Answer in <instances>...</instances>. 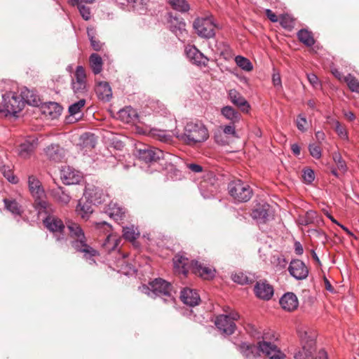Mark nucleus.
<instances>
[{"label":"nucleus","mask_w":359,"mask_h":359,"mask_svg":"<svg viewBox=\"0 0 359 359\" xmlns=\"http://www.w3.org/2000/svg\"><path fill=\"white\" fill-rule=\"evenodd\" d=\"M176 137L189 146H195L205 142L209 137L206 126L200 121H189L186 123L184 132L177 133Z\"/></svg>","instance_id":"f257e3e1"},{"label":"nucleus","mask_w":359,"mask_h":359,"mask_svg":"<svg viewBox=\"0 0 359 359\" xmlns=\"http://www.w3.org/2000/svg\"><path fill=\"white\" fill-rule=\"evenodd\" d=\"M302 349L294 355V359H313V353L315 351V334L305 327H299L297 330Z\"/></svg>","instance_id":"f03ea898"},{"label":"nucleus","mask_w":359,"mask_h":359,"mask_svg":"<svg viewBox=\"0 0 359 359\" xmlns=\"http://www.w3.org/2000/svg\"><path fill=\"white\" fill-rule=\"evenodd\" d=\"M65 224L70 238L73 239L71 242L72 246L75 250L83 252L84 256L87 257L90 254V246L87 244V239L80 225L71 219H66Z\"/></svg>","instance_id":"7ed1b4c3"},{"label":"nucleus","mask_w":359,"mask_h":359,"mask_svg":"<svg viewBox=\"0 0 359 359\" xmlns=\"http://www.w3.org/2000/svg\"><path fill=\"white\" fill-rule=\"evenodd\" d=\"M28 187L32 196L34 198V207L39 211V213L47 212L50 210V204L44 200L45 191L36 177L34 175L29 176Z\"/></svg>","instance_id":"20e7f679"},{"label":"nucleus","mask_w":359,"mask_h":359,"mask_svg":"<svg viewBox=\"0 0 359 359\" xmlns=\"http://www.w3.org/2000/svg\"><path fill=\"white\" fill-rule=\"evenodd\" d=\"M134 154L146 164H152L164 158L162 150L142 143L135 146Z\"/></svg>","instance_id":"39448f33"},{"label":"nucleus","mask_w":359,"mask_h":359,"mask_svg":"<svg viewBox=\"0 0 359 359\" xmlns=\"http://www.w3.org/2000/svg\"><path fill=\"white\" fill-rule=\"evenodd\" d=\"M229 193L238 202H246L252 195L250 187L241 180L231 182L228 185Z\"/></svg>","instance_id":"423d86ee"},{"label":"nucleus","mask_w":359,"mask_h":359,"mask_svg":"<svg viewBox=\"0 0 359 359\" xmlns=\"http://www.w3.org/2000/svg\"><path fill=\"white\" fill-rule=\"evenodd\" d=\"M142 292L148 295L154 294L155 296H168L171 295L172 285L170 283L162 278H156L149 283V286L143 285L140 287Z\"/></svg>","instance_id":"0eeeda50"},{"label":"nucleus","mask_w":359,"mask_h":359,"mask_svg":"<svg viewBox=\"0 0 359 359\" xmlns=\"http://www.w3.org/2000/svg\"><path fill=\"white\" fill-rule=\"evenodd\" d=\"M45 227L51 233L55 238L56 241L63 242L66 241V236L64 233L65 225L60 218L49 215L43 220Z\"/></svg>","instance_id":"6e6552de"},{"label":"nucleus","mask_w":359,"mask_h":359,"mask_svg":"<svg viewBox=\"0 0 359 359\" xmlns=\"http://www.w3.org/2000/svg\"><path fill=\"white\" fill-rule=\"evenodd\" d=\"M216 25L210 18H197L193 23V27L198 36L209 39L215 36Z\"/></svg>","instance_id":"1a4fd4ad"},{"label":"nucleus","mask_w":359,"mask_h":359,"mask_svg":"<svg viewBox=\"0 0 359 359\" xmlns=\"http://www.w3.org/2000/svg\"><path fill=\"white\" fill-rule=\"evenodd\" d=\"M1 104L4 110L13 115L20 112L24 107V102L20 96L13 92H8L2 95Z\"/></svg>","instance_id":"9d476101"},{"label":"nucleus","mask_w":359,"mask_h":359,"mask_svg":"<svg viewBox=\"0 0 359 359\" xmlns=\"http://www.w3.org/2000/svg\"><path fill=\"white\" fill-rule=\"evenodd\" d=\"M172 262L175 273L186 276L189 271H193L196 260L190 259L184 253L179 252L173 257Z\"/></svg>","instance_id":"9b49d317"},{"label":"nucleus","mask_w":359,"mask_h":359,"mask_svg":"<svg viewBox=\"0 0 359 359\" xmlns=\"http://www.w3.org/2000/svg\"><path fill=\"white\" fill-rule=\"evenodd\" d=\"M60 178L65 184H76L83 179L82 173L69 165L62 167Z\"/></svg>","instance_id":"f8f14e48"},{"label":"nucleus","mask_w":359,"mask_h":359,"mask_svg":"<svg viewBox=\"0 0 359 359\" xmlns=\"http://www.w3.org/2000/svg\"><path fill=\"white\" fill-rule=\"evenodd\" d=\"M72 87L76 94L82 93L86 88V75L82 66H78L72 77Z\"/></svg>","instance_id":"ddd939ff"},{"label":"nucleus","mask_w":359,"mask_h":359,"mask_svg":"<svg viewBox=\"0 0 359 359\" xmlns=\"http://www.w3.org/2000/svg\"><path fill=\"white\" fill-rule=\"evenodd\" d=\"M273 211L271 205L266 203L259 205L252 212V217L259 223H265L273 217Z\"/></svg>","instance_id":"4468645a"},{"label":"nucleus","mask_w":359,"mask_h":359,"mask_svg":"<svg viewBox=\"0 0 359 359\" xmlns=\"http://www.w3.org/2000/svg\"><path fill=\"white\" fill-rule=\"evenodd\" d=\"M290 274L297 280H304L309 275V269L305 264L299 259L291 261L288 267Z\"/></svg>","instance_id":"2eb2a0df"},{"label":"nucleus","mask_w":359,"mask_h":359,"mask_svg":"<svg viewBox=\"0 0 359 359\" xmlns=\"http://www.w3.org/2000/svg\"><path fill=\"white\" fill-rule=\"evenodd\" d=\"M215 324L221 333L225 335L232 334L236 325L226 315H219L216 318Z\"/></svg>","instance_id":"dca6fc26"},{"label":"nucleus","mask_w":359,"mask_h":359,"mask_svg":"<svg viewBox=\"0 0 359 359\" xmlns=\"http://www.w3.org/2000/svg\"><path fill=\"white\" fill-rule=\"evenodd\" d=\"M254 292L258 298L264 300L271 299L274 293L273 286L268 283L266 280L257 282L254 287Z\"/></svg>","instance_id":"f3484780"},{"label":"nucleus","mask_w":359,"mask_h":359,"mask_svg":"<svg viewBox=\"0 0 359 359\" xmlns=\"http://www.w3.org/2000/svg\"><path fill=\"white\" fill-rule=\"evenodd\" d=\"M111 233V226L106 222H96L91 224V237L94 239L103 241L108 234Z\"/></svg>","instance_id":"a211bd4d"},{"label":"nucleus","mask_w":359,"mask_h":359,"mask_svg":"<svg viewBox=\"0 0 359 359\" xmlns=\"http://www.w3.org/2000/svg\"><path fill=\"white\" fill-rule=\"evenodd\" d=\"M180 299L186 305L191 307L195 306L201 302L198 292L193 289L185 287L180 292Z\"/></svg>","instance_id":"6ab92c4d"},{"label":"nucleus","mask_w":359,"mask_h":359,"mask_svg":"<svg viewBox=\"0 0 359 359\" xmlns=\"http://www.w3.org/2000/svg\"><path fill=\"white\" fill-rule=\"evenodd\" d=\"M109 194L100 184L91 187V205H99L107 202Z\"/></svg>","instance_id":"aec40b11"},{"label":"nucleus","mask_w":359,"mask_h":359,"mask_svg":"<svg viewBox=\"0 0 359 359\" xmlns=\"http://www.w3.org/2000/svg\"><path fill=\"white\" fill-rule=\"evenodd\" d=\"M76 214L85 220L90 218V195L84 191L83 197L79 199L76 208Z\"/></svg>","instance_id":"412c9836"},{"label":"nucleus","mask_w":359,"mask_h":359,"mask_svg":"<svg viewBox=\"0 0 359 359\" xmlns=\"http://www.w3.org/2000/svg\"><path fill=\"white\" fill-rule=\"evenodd\" d=\"M46 157L52 161L60 162L65 156V149L58 144H50L44 149Z\"/></svg>","instance_id":"4be33fe9"},{"label":"nucleus","mask_w":359,"mask_h":359,"mask_svg":"<svg viewBox=\"0 0 359 359\" xmlns=\"http://www.w3.org/2000/svg\"><path fill=\"white\" fill-rule=\"evenodd\" d=\"M95 92L99 100L109 102L112 97V91L107 81H99L95 87Z\"/></svg>","instance_id":"5701e85b"},{"label":"nucleus","mask_w":359,"mask_h":359,"mask_svg":"<svg viewBox=\"0 0 359 359\" xmlns=\"http://www.w3.org/2000/svg\"><path fill=\"white\" fill-rule=\"evenodd\" d=\"M229 98L231 102L241 109L243 112H248L250 106L245 98L236 90L229 91Z\"/></svg>","instance_id":"b1692460"},{"label":"nucleus","mask_w":359,"mask_h":359,"mask_svg":"<svg viewBox=\"0 0 359 359\" xmlns=\"http://www.w3.org/2000/svg\"><path fill=\"white\" fill-rule=\"evenodd\" d=\"M280 304L282 308L287 311L295 310L299 305L297 296L293 292H287L280 299Z\"/></svg>","instance_id":"393cba45"},{"label":"nucleus","mask_w":359,"mask_h":359,"mask_svg":"<svg viewBox=\"0 0 359 359\" xmlns=\"http://www.w3.org/2000/svg\"><path fill=\"white\" fill-rule=\"evenodd\" d=\"M186 54L189 60L197 65H205L208 59L195 46H191L186 50Z\"/></svg>","instance_id":"a878e982"},{"label":"nucleus","mask_w":359,"mask_h":359,"mask_svg":"<svg viewBox=\"0 0 359 359\" xmlns=\"http://www.w3.org/2000/svg\"><path fill=\"white\" fill-rule=\"evenodd\" d=\"M118 118L125 123L139 122V115L136 109L131 107H126L118 112Z\"/></svg>","instance_id":"bb28decb"},{"label":"nucleus","mask_w":359,"mask_h":359,"mask_svg":"<svg viewBox=\"0 0 359 359\" xmlns=\"http://www.w3.org/2000/svg\"><path fill=\"white\" fill-rule=\"evenodd\" d=\"M105 212L113 219L118 221L125 217L126 209L117 203L111 202L107 205Z\"/></svg>","instance_id":"cd10ccee"},{"label":"nucleus","mask_w":359,"mask_h":359,"mask_svg":"<svg viewBox=\"0 0 359 359\" xmlns=\"http://www.w3.org/2000/svg\"><path fill=\"white\" fill-rule=\"evenodd\" d=\"M121 239L117 237L116 235L113 233L108 234L105 238L100 239V242L101 243L102 248L107 252H111L115 250L119 243Z\"/></svg>","instance_id":"c85d7f7f"},{"label":"nucleus","mask_w":359,"mask_h":359,"mask_svg":"<svg viewBox=\"0 0 359 359\" xmlns=\"http://www.w3.org/2000/svg\"><path fill=\"white\" fill-rule=\"evenodd\" d=\"M258 348L261 352L268 355L269 359H271V357L276 356L282 352L276 345L265 340L258 343Z\"/></svg>","instance_id":"c756f323"},{"label":"nucleus","mask_w":359,"mask_h":359,"mask_svg":"<svg viewBox=\"0 0 359 359\" xmlns=\"http://www.w3.org/2000/svg\"><path fill=\"white\" fill-rule=\"evenodd\" d=\"M170 30L180 39L186 32V23L183 19L173 18L170 20Z\"/></svg>","instance_id":"7c9ffc66"},{"label":"nucleus","mask_w":359,"mask_h":359,"mask_svg":"<svg viewBox=\"0 0 359 359\" xmlns=\"http://www.w3.org/2000/svg\"><path fill=\"white\" fill-rule=\"evenodd\" d=\"M20 98L25 103H27L32 106H39L41 104L39 97L33 91L28 88H25L22 90L20 94Z\"/></svg>","instance_id":"2f4dec72"},{"label":"nucleus","mask_w":359,"mask_h":359,"mask_svg":"<svg viewBox=\"0 0 359 359\" xmlns=\"http://www.w3.org/2000/svg\"><path fill=\"white\" fill-rule=\"evenodd\" d=\"M194 264V269L192 271L194 273L198 274L205 279H210L215 276V269H212L207 266H204L198 261H196V262Z\"/></svg>","instance_id":"473e14b6"},{"label":"nucleus","mask_w":359,"mask_h":359,"mask_svg":"<svg viewBox=\"0 0 359 359\" xmlns=\"http://www.w3.org/2000/svg\"><path fill=\"white\" fill-rule=\"evenodd\" d=\"M149 134L152 137L165 144H171L173 142L172 135L165 130L153 128L150 130Z\"/></svg>","instance_id":"72a5a7b5"},{"label":"nucleus","mask_w":359,"mask_h":359,"mask_svg":"<svg viewBox=\"0 0 359 359\" xmlns=\"http://www.w3.org/2000/svg\"><path fill=\"white\" fill-rule=\"evenodd\" d=\"M50 194L56 201L64 205L68 204L71 200L69 194L61 187L52 189Z\"/></svg>","instance_id":"f704fd0d"},{"label":"nucleus","mask_w":359,"mask_h":359,"mask_svg":"<svg viewBox=\"0 0 359 359\" xmlns=\"http://www.w3.org/2000/svg\"><path fill=\"white\" fill-rule=\"evenodd\" d=\"M222 114L231 123H238L241 119L240 114L230 106L224 107L221 110Z\"/></svg>","instance_id":"c9c22d12"},{"label":"nucleus","mask_w":359,"mask_h":359,"mask_svg":"<svg viewBox=\"0 0 359 359\" xmlns=\"http://www.w3.org/2000/svg\"><path fill=\"white\" fill-rule=\"evenodd\" d=\"M103 57L97 53H91V72L99 74L102 71Z\"/></svg>","instance_id":"e433bc0d"},{"label":"nucleus","mask_w":359,"mask_h":359,"mask_svg":"<svg viewBox=\"0 0 359 359\" xmlns=\"http://www.w3.org/2000/svg\"><path fill=\"white\" fill-rule=\"evenodd\" d=\"M73 5H76L82 18L88 20L90 19V8L85 4L90 3V0H72Z\"/></svg>","instance_id":"4c0bfd02"},{"label":"nucleus","mask_w":359,"mask_h":359,"mask_svg":"<svg viewBox=\"0 0 359 359\" xmlns=\"http://www.w3.org/2000/svg\"><path fill=\"white\" fill-rule=\"evenodd\" d=\"M4 203L5 208L14 215H21L22 210L21 205L15 200L4 198Z\"/></svg>","instance_id":"58836bf2"},{"label":"nucleus","mask_w":359,"mask_h":359,"mask_svg":"<svg viewBox=\"0 0 359 359\" xmlns=\"http://www.w3.org/2000/svg\"><path fill=\"white\" fill-rule=\"evenodd\" d=\"M231 279L233 282L240 285H249L254 282V276L252 275H247L243 272L236 273L232 274Z\"/></svg>","instance_id":"ea45409f"},{"label":"nucleus","mask_w":359,"mask_h":359,"mask_svg":"<svg viewBox=\"0 0 359 359\" xmlns=\"http://www.w3.org/2000/svg\"><path fill=\"white\" fill-rule=\"evenodd\" d=\"M297 37L299 40L306 46L311 47L315 43V40L313 37L312 33L309 32L307 29H300L297 32Z\"/></svg>","instance_id":"a19ab883"},{"label":"nucleus","mask_w":359,"mask_h":359,"mask_svg":"<svg viewBox=\"0 0 359 359\" xmlns=\"http://www.w3.org/2000/svg\"><path fill=\"white\" fill-rule=\"evenodd\" d=\"M169 4L174 10L180 13H187L190 9V6L186 0H169Z\"/></svg>","instance_id":"79ce46f5"},{"label":"nucleus","mask_w":359,"mask_h":359,"mask_svg":"<svg viewBox=\"0 0 359 359\" xmlns=\"http://www.w3.org/2000/svg\"><path fill=\"white\" fill-rule=\"evenodd\" d=\"M236 348L245 358H250L253 355L255 347L253 345L242 342L240 344H235Z\"/></svg>","instance_id":"37998d69"},{"label":"nucleus","mask_w":359,"mask_h":359,"mask_svg":"<svg viewBox=\"0 0 359 359\" xmlns=\"http://www.w3.org/2000/svg\"><path fill=\"white\" fill-rule=\"evenodd\" d=\"M34 150V144L29 141H25L20 145L19 154L23 158L28 157Z\"/></svg>","instance_id":"c03bdc74"},{"label":"nucleus","mask_w":359,"mask_h":359,"mask_svg":"<svg viewBox=\"0 0 359 359\" xmlns=\"http://www.w3.org/2000/svg\"><path fill=\"white\" fill-rule=\"evenodd\" d=\"M236 65L242 69L250 72L253 69L252 62L246 57L238 55L235 57Z\"/></svg>","instance_id":"a18cd8bd"},{"label":"nucleus","mask_w":359,"mask_h":359,"mask_svg":"<svg viewBox=\"0 0 359 359\" xmlns=\"http://www.w3.org/2000/svg\"><path fill=\"white\" fill-rule=\"evenodd\" d=\"M332 121L334 124V130L337 135L339 137V138H341L343 140L348 142L349 138L346 129L343 126L341 125L339 121L335 119H332Z\"/></svg>","instance_id":"49530a36"},{"label":"nucleus","mask_w":359,"mask_h":359,"mask_svg":"<svg viewBox=\"0 0 359 359\" xmlns=\"http://www.w3.org/2000/svg\"><path fill=\"white\" fill-rule=\"evenodd\" d=\"M1 172L9 182L14 184L18 182V178L13 174L9 165H2L1 167Z\"/></svg>","instance_id":"de8ad7c7"},{"label":"nucleus","mask_w":359,"mask_h":359,"mask_svg":"<svg viewBox=\"0 0 359 359\" xmlns=\"http://www.w3.org/2000/svg\"><path fill=\"white\" fill-rule=\"evenodd\" d=\"M344 81L352 92L359 93V81L355 76L348 74L344 77Z\"/></svg>","instance_id":"09e8293b"},{"label":"nucleus","mask_w":359,"mask_h":359,"mask_svg":"<svg viewBox=\"0 0 359 359\" xmlns=\"http://www.w3.org/2000/svg\"><path fill=\"white\" fill-rule=\"evenodd\" d=\"M332 158L334 163L337 164L338 169L341 170L343 172H345L346 171L347 167L346 162L341 157V155L339 152H334L332 154Z\"/></svg>","instance_id":"8fccbe9b"},{"label":"nucleus","mask_w":359,"mask_h":359,"mask_svg":"<svg viewBox=\"0 0 359 359\" xmlns=\"http://www.w3.org/2000/svg\"><path fill=\"white\" fill-rule=\"evenodd\" d=\"M122 231L123 238L130 241L136 239L138 235V233H136L133 226L123 227Z\"/></svg>","instance_id":"3c124183"},{"label":"nucleus","mask_w":359,"mask_h":359,"mask_svg":"<svg viewBox=\"0 0 359 359\" xmlns=\"http://www.w3.org/2000/svg\"><path fill=\"white\" fill-rule=\"evenodd\" d=\"M85 100H80L79 101L71 104L69 107V113L71 116H74L80 113L81 109L84 106Z\"/></svg>","instance_id":"603ef678"},{"label":"nucleus","mask_w":359,"mask_h":359,"mask_svg":"<svg viewBox=\"0 0 359 359\" xmlns=\"http://www.w3.org/2000/svg\"><path fill=\"white\" fill-rule=\"evenodd\" d=\"M309 151L313 158L319 159L321 157V149L318 145L316 144H310L309 145Z\"/></svg>","instance_id":"864d4df0"},{"label":"nucleus","mask_w":359,"mask_h":359,"mask_svg":"<svg viewBox=\"0 0 359 359\" xmlns=\"http://www.w3.org/2000/svg\"><path fill=\"white\" fill-rule=\"evenodd\" d=\"M78 145L81 149L88 147L90 145V134L88 133H85L81 135Z\"/></svg>","instance_id":"5fc2aeb1"},{"label":"nucleus","mask_w":359,"mask_h":359,"mask_svg":"<svg viewBox=\"0 0 359 359\" xmlns=\"http://www.w3.org/2000/svg\"><path fill=\"white\" fill-rule=\"evenodd\" d=\"M303 178L307 183H311L315 179V174L312 169L307 168L304 170Z\"/></svg>","instance_id":"6e6d98bb"},{"label":"nucleus","mask_w":359,"mask_h":359,"mask_svg":"<svg viewBox=\"0 0 359 359\" xmlns=\"http://www.w3.org/2000/svg\"><path fill=\"white\" fill-rule=\"evenodd\" d=\"M272 82L274 87L278 90L282 88V81L279 72H274L272 76Z\"/></svg>","instance_id":"4d7b16f0"},{"label":"nucleus","mask_w":359,"mask_h":359,"mask_svg":"<svg viewBox=\"0 0 359 359\" xmlns=\"http://www.w3.org/2000/svg\"><path fill=\"white\" fill-rule=\"evenodd\" d=\"M104 43L96 40L91 36V48L95 51H102L104 50Z\"/></svg>","instance_id":"13d9d810"},{"label":"nucleus","mask_w":359,"mask_h":359,"mask_svg":"<svg viewBox=\"0 0 359 359\" xmlns=\"http://www.w3.org/2000/svg\"><path fill=\"white\" fill-rule=\"evenodd\" d=\"M306 123V119L304 116L302 114H299L297 118V128L302 131L304 132L306 130L305 124Z\"/></svg>","instance_id":"bf43d9fd"},{"label":"nucleus","mask_w":359,"mask_h":359,"mask_svg":"<svg viewBox=\"0 0 359 359\" xmlns=\"http://www.w3.org/2000/svg\"><path fill=\"white\" fill-rule=\"evenodd\" d=\"M316 215V212L313 211L307 212L305 217L302 219L301 224L303 225H308L313 222V218Z\"/></svg>","instance_id":"052dcab7"},{"label":"nucleus","mask_w":359,"mask_h":359,"mask_svg":"<svg viewBox=\"0 0 359 359\" xmlns=\"http://www.w3.org/2000/svg\"><path fill=\"white\" fill-rule=\"evenodd\" d=\"M233 124L231 123L229 125L225 126L223 128V133L227 135L236 136V132Z\"/></svg>","instance_id":"680f3d73"},{"label":"nucleus","mask_w":359,"mask_h":359,"mask_svg":"<svg viewBox=\"0 0 359 359\" xmlns=\"http://www.w3.org/2000/svg\"><path fill=\"white\" fill-rule=\"evenodd\" d=\"M307 79L309 83L315 88L319 86V81L317 76L314 74H307Z\"/></svg>","instance_id":"e2e57ef3"},{"label":"nucleus","mask_w":359,"mask_h":359,"mask_svg":"<svg viewBox=\"0 0 359 359\" xmlns=\"http://www.w3.org/2000/svg\"><path fill=\"white\" fill-rule=\"evenodd\" d=\"M187 167L194 173H199L203 171V167L196 163H189Z\"/></svg>","instance_id":"0e129e2a"},{"label":"nucleus","mask_w":359,"mask_h":359,"mask_svg":"<svg viewBox=\"0 0 359 359\" xmlns=\"http://www.w3.org/2000/svg\"><path fill=\"white\" fill-rule=\"evenodd\" d=\"M48 108L54 109L55 114H60L62 111L61 106L56 102H50Z\"/></svg>","instance_id":"69168bd1"},{"label":"nucleus","mask_w":359,"mask_h":359,"mask_svg":"<svg viewBox=\"0 0 359 359\" xmlns=\"http://www.w3.org/2000/svg\"><path fill=\"white\" fill-rule=\"evenodd\" d=\"M266 15L271 22H276L278 21L276 15L274 13H273L271 10L266 9Z\"/></svg>","instance_id":"338daca9"},{"label":"nucleus","mask_w":359,"mask_h":359,"mask_svg":"<svg viewBox=\"0 0 359 359\" xmlns=\"http://www.w3.org/2000/svg\"><path fill=\"white\" fill-rule=\"evenodd\" d=\"M315 359H328L327 353L325 349H320Z\"/></svg>","instance_id":"774afa93"}]
</instances>
